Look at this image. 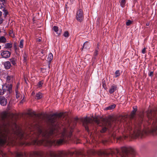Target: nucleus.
<instances>
[{
    "label": "nucleus",
    "mask_w": 157,
    "mask_h": 157,
    "mask_svg": "<svg viewBox=\"0 0 157 157\" xmlns=\"http://www.w3.org/2000/svg\"><path fill=\"white\" fill-rule=\"evenodd\" d=\"M3 21V19L1 18H0V24H1Z\"/></svg>",
    "instance_id": "nucleus-43"
},
{
    "label": "nucleus",
    "mask_w": 157,
    "mask_h": 157,
    "mask_svg": "<svg viewBox=\"0 0 157 157\" xmlns=\"http://www.w3.org/2000/svg\"><path fill=\"white\" fill-rule=\"evenodd\" d=\"M4 94V91H3L2 89H0V95H2Z\"/></svg>",
    "instance_id": "nucleus-40"
},
{
    "label": "nucleus",
    "mask_w": 157,
    "mask_h": 157,
    "mask_svg": "<svg viewBox=\"0 0 157 157\" xmlns=\"http://www.w3.org/2000/svg\"><path fill=\"white\" fill-rule=\"evenodd\" d=\"M42 94L41 92H38L36 94V98L37 99H40L42 97Z\"/></svg>",
    "instance_id": "nucleus-22"
},
{
    "label": "nucleus",
    "mask_w": 157,
    "mask_h": 157,
    "mask_svg": "<svg viewBox=\"0 0 157 157\" xmlns=\"http://www.w3.org/2000/svg\"><path fill=\"white\" fill-rule=\"evenodd\" d=\"M120 75V71L119 70H117L115 72V78H117L118 76H119Z\"/></svg>",
    "instance_id": "nucleus-29"
},
{
    "label": "nucleus",
    "mask_w": 157,
    "mask_h": 157,
    "mask_svg": "<svg viewBox=\"0 0 157 157\" xmlns=\"http://www.w3.org/2000/svg\"><path fill=\"white\" fill-rule=\"evenodd\" d=\"M107 130V128L105 127L102 128V129L101 130V132L102 133L105 132Z\"/></svg>",
    "instance_id": "nucleus-35"
},
{
    "label": "nucleus",
    "mask_w": 157,
    "mask_h": 157,
    "mask_svg": "<svg viewBox=\"0 0 157 157\" xmlns=\"http://www.w3.org/2000/svg\"><path fill=\"white\" fill-rule=\"evenodd\" d=\"M76 19L80 22H82L84 18L83 10L81 9L78 10L76 17Z\"/></svg>",
    "instance_id": "nucleus-7"
},
{
    "label": "nucleus",
    "mask_w": 157,
    "mask_h": 157,
    "mask_svg": "<svg viewBox=\"0 0 157 157\" xmlns=\"http://www.w3.org/2000/svg\"><path fill=\"white\" fill-rule=\"evenodd\" d=\"M16 98H18L20 97V94L19 93L18 91H17V90L15 91Z\"/></svg>",
    "instance_id": "nucleus-33"
},
{
    "label": "nucleus",
    "mask_w": 157,
    "mask_h": 157,
    "mask_svg": "<svg viewBox=\"0 0 157 157\" xmlns=\"http://www.w3.org/2000/svg\"><path fill=\"white\" fill-rule=\"evenodd\" d=\"M150 24L149 22H147L146 24V26H149Z\"/></svg>",
    "instance_id": "nucleus-46"
},
{
    "label": "nucleus",
    "mask_w": 157,
    "mask_h": 157,
    "mask_svg": "<svg viewBox=\"0 0 157 157\" xmlns=\"http://www.w3.org/2000/svg\"><path fill=\"white\" fill-rule=\"evenodd\" d=\"M13 77L12 75H8L6 77V82L7 83H11L13 82Z\"/></svg>",
    "instance_id": "nucleus-14"
},
{
    "label": "nucleus",
    "mask_w": 157,
    "mask_h": 157,
    "mask_svg": "<svg viewBox=\"0 0 157 157\" xmlns=\"http://www.w3.org/2000/svg\"><path fill=\"white\" fill-rule=\"evenodd\" d=\"M19 83H17V84L16 87V88H15V91H16V90H17V91H18V88L19 86Z\"/></svg>",
    "instance_id": "nucleus-37"
},
{
    "label": "nucleus",
    "mask_w": 157,
    "mask_h": 157,
    "mask_svg": "<svg viewBox=\"0 0 157 157\" xmlns=\"http://www.w3.org/2000/svg\"><path fill=\"white\" fill-rule=\"evenodd\" d=\"M4 68L6 69H9L11 67L10 62L9 61H6L4 63Z\"/></svg>",
    "instance_id": "nucleus-12"
},
{
    "label": "nucleus",
    "mask_w": 157,
    "mask_h": 157,
    "mask_svg": "<svg viewBox=\"0 0 157 157\" xmlns=\"http://www.w3.org/2000/svg\"><path fill=\"white\" fill-rule=\"evenodd\" d=\"M13 47L16 52H17L18 50L17 44L16 43H14L13 44Z\"/></svg>",
    "instance_id": "nucleus-30"
},
{
    "label": "nucleus",
    "mask_w": 157,
    "mask_h": 157,
    "mask_svg": "<svg viewBox=\"0 0 157 157\" xmlns=\"http://www.w3.org/2000/svg\"><path fill=\"white\" fill-rule=\"evenodd\" d=\"M120 3L121 6L122 7H124V6L125 5L126 3L125 0H120Z\"/></svg>",
    "instance_id": "nucleus-24"
},
{
    "label": "nucleus",
    "mask_w": 157,
    "mask_h": 157,
    "mask_svg": "<svg viewBox=\"0 0 157 157\" xmlns=\"http://www.w3.org/2000/svg\"><path fill=\"white\" fill-rule=\"evenodd\" d=\"M32 155L35 156H41V154L39 152L35 151L33 153Z\"/></svg>",
    "instance_id": "nucleus-26"
},
{
    "label": "nucleus",
    "mask_w": 157,
    "mask_h": 157,
    "mask_svg": "<svg viewBox=\"0 0 157 157\" xmlns=\"http://www.w3.org/2000/svg\"><path fill=\"white\" fill-rule=\"evenodd\" d=\"M6 116H7V115H6V114H5V117H6Z\"/></svg>",
    "instance_id": "nucleus-51"
},
{
    "label": "nucleus",
    "mask_w": 157,
    "mask_h": 157,
    "mask_svg": "<svg viewBox=\"0 0 157 157\" xmlns=\"http://www.w3.org/2000/svg\"><path fill=\"white\" fill-rule=\"evenodd\" d=\"M24 59L25 60H26V58H27V56L26 55V54L25 53H24Z\"/></svg>",
    "instance_id": "nucleus-42"
},
{
    "label": "nucleus",
    "mask_w": 157,
    "mask_h": 157,
    "mask_svg": "<svg viewBox=\"0 0 157 157\" xmlns=\"http://www.w3.org/2000/svg\"><path fill=\"white\" fill-rule=\"evenodd\" d=\"M153 72L151 71L148 74V75L150 77H152L153 76Z\"/></svg>",
    "instance_id": "nucleus-38"
},
{
    "label": "nucleus",
    "mask_w": 157,
    "mask_h": 157,
    "mask_svg": "<svg viewBox=\"0 0 157 157\" xmlns=\"http://www.w3.org/2000/svg\"><path fill=\"white\" fill-rule=\"evenodd\" d=\"M16 155L17 157H20L22 156L23 155L22 153H16Z\"/></svg>",
    "instance_id": "nucleus-34"
},
{
    "label": "nucleus",
    "mask_w": 157,
    "mask_h": 157,
    "mask_svg": "<svg viewBox=\"0 0 157 157\" xmlns=\"http://www.w3.org/2000/svg\"><path fill=\"white\" fill-rule=\"evenodd\" d=\"M137 0H134V2H137Z\"/></svg>",
    "instance_id": "nucleus-49"
},
{
    "label": "nucleus",
    "mask_w": 157,
    "mask_h": 157,
    "mask_svg": "<svg viewBox=\"0 0 157 157\" xmlns=\"http://www.w3.org/2000/svg\"><path fill=\"white\" fill-rule=\"evenodd\" d=\"M134 151V149L129 147H121L120 151L117 149L115 151V152L117 153V157H128V154L133 153Z\"/></svg>",
    "instance_id": "nucleus-3"
},
{
    "label": "nucleus",
    "mask_w": 157,
    "mask_h": 157,
    "mask_svg": "<svg viewBox=\"0 0 157 157\" xmlns=\"http://www.w3.org/2000/svg\"><path fill=\"white\" fill-rule=\"evenodd\" d=\"M37 41H39V42H40L41 41V39H37Z\"/></svg>",
    "instance_id": "nucleus-45"
},
{
    "label": "nucleus",
    "mask_w": 157,
    "mask_h": 157,
    "mask_svg": "<svg viewBox=\"0 0 157 157\" xmlns=\"http://www.w3.org/2000/svg\"><path fill=\"white\" fill-rule=\"evenodd\" d=\"M6 99L3 96H0V104L3 106H5L7 104Z\"/></svg>",
    "instance_id": "nucleus-9"
},
{
    "label": "nucleus",
    "mask_w": 157,
    "mask_h": 157,
    "mask_svg": "<svg viewBox=\"0 0 157 157\" xmlns=\"http://www.w3.org/2000/svg\"><path fill=\"white\" fill-rule=\"evenodd\" d=\"M6 1V0H0V9L5 7Z\"/></svg>",
    "instance_id": "nucleus-15"
},
{
    "label": "nucleus",
    "mask_w": 157,
    "mask_h": 157,
    "mask_svg": "<svg viewBox=\"0 0 157 157\" xmlns=\"http://www.w3.org/2000/svg\"><path fill=\"white\" fill-rule=\"evenodd\" d=\"M63 115V113H55L50 115L48 117V122L53 126V128L48 131L42 130L40 128L37 129V135L41 137L40 140H36L38 144L46 146L59 144L62 143L67 138H70L73 131V128L69 125L63 126L60 124L59 119Z\"/></svg>",
    "instance_id": "nucleus-1"
},
{
    "label": "nucleus",
    "mask_w": 157,
    "mask_h": 157,
    "mask_svg": "<svg viewBox=\"0 0 157 157\" xmlns=\"http://www.w3.org/2000/svg\"><path fill=\"white\" fill-rule=\"evenodd\" d=\"M6 42V39L4 36L0 37V43L5 44Z\"/></svg>",
    "instance_id": "nucleus-17"
},
{
    "label": "nucleus",
    "mask_w": 157,
    "mask_h": 157,
    "mask_svg": "<svg viewBox=\"0 0 157 157\" xmlns=\"http://www.w3.org/2000/svg\"><path fill=\"white\" fill-rule=\"evenodd\" d=\"M21 135H23V134H21Z\"/></svg>",
    "instance_id": "nucleus-54"
},
{
    "label": "nucleus",
    "mask_w": 157,
    "mask_h": 157,
    "mask_svg": "<svg viewBox=\"0 0 157 157\" xmlns=\"http://www.w3.org/2000/svg\"><path fill=\"white\" fill-rule=\"evenodd\" d=\"M2 12L0 11V17L2 16Z\"/></svg>",
    "instance_id": "nucleus-47"
},
{
    "label": "nucleus",
    "mask_w": 157,
    "mask_h": 157,
    "mask_svg": "<svg viewBox=\"0 0 157 157\" xmlns=\"http://www.w3.org/2000/svg\"><path fill=\"white\" fill-rule=\"evenodd\" d=\"M43 82L42 81L39 82L37 85L38 87H41L42 84H43Z\"/></svg>",
    "instance_id": "nucleus-32"
},
{
    "label": "nucleus",
    "mask_w": 157,
    "mask_h": 157,
    "mask_svg": "<svg viewBox=\"0 0 157 157\" xmlns=\"http://www.w3.org/2000/svg\"><path fill=\"white\" fill-rule=\"evenodd\" d=\"M2 9H3L2 10L4 12L3 15H4V17H5L8 14V12L7 10L5 9L4 7L3 8H2Z\"/></svg>",
    "instance_id": "nucleus-27"
},
{
    "label": "nucleus",
    "mask_w": 157,
    "mask_h": 157,
    "mask_svg": "<svg viewBox=\"0 0 157 157\" xmlns=\"http://www.w3.org/2000/svg\"><path fill=\"white\" fill-rule=\"evenodd\" d=\"M124 132H130V131L132 130V128L131 127L130 124H127L124 126Z\"/></svg>",
    "instance_id": "nucleus-10"
},
{
    "label": "nucleus",
    "mask_w": 157,
    "mask_h": 157,
    "mask_svg": "<svg viewBox=\"0 0 157 157\" xmlns=\"http://www.w3.org/2000/svg\"><path fill=\"white\" fill-rule=\"evenodd\" d=\"M34 94H35V93H34V92H33H33H32V95Z\"/></svg>",
    "instance_id": "nucleus-48"
},
{
    "label": "nucleus",
    "mask_w": 157,
    "mask_h": 157,
    "mask_svg": "<svg viewBox=\"0 0 157 157\" xmlns=\"http://www.w3.org/2000/svg\"><path fill=\"white\" fill-rule=\"evenodd\" d=\"M41 53L42 54H43V53H44L43 51H42L41 52Z\"/></svg>",
    "instance_id": "nucleus-50"
},
{
    "label": "nucleus",
    "mask_w": 157,
    "mask_h": 157,
    "mask_svg": "<svg viewBox=\"0 0 157 157\" xmlns=\"http://www.w3.org/2000/svg\"><path fill=\"white\" fill-rule=\"evenodd\" d=\"M133 132L135 133H136L137 134H139L140 132V128H136L133 130Z\"/></svg>",
    "instance_id": "nucleus-25"
},
{
    "label": "nucleus",
    "mask_w": 157,
    "mask_h": 157,
    "mask_svg": "<svg viewBox=\"0 0 157 157\" xmlns=\"http://www.w3.org/2000/svg\"><path fill=\"white\" fill-rule=\"evenodd\" d=\"M146 48H144L142 51V52L143 54H145L146 53Z\"/></svg>",
    "instance_id": "nucleus-39"
},
{
    "label": "nucleus",
    "mask_w": 157,
    "mask_h": 157,
    "mask_svg": "<svg viewBox=\"0 0 157 157\" xmlns=\"http://www.w3.org/2000/svg\"><path fill=\"white\" fill-rule=\"evenodd\" d=\"M24 41L23 39L21 40L20 41L19 44V47L20 48H22L23 47Z\"/></svg>",
    "instance_id": "nucleus-28"
},
{
    "label": "nucleus",
    "mask_w": 157,
    "mask_h": 157,
    "mask_svg": "<svg viewBox=\"0 0 157 157\" xmlns=\"http://www.w3.org/2000/svg\"><path fill=\"white\" fill-rule=\"evenodd\" d=\"M12 86L11 84H5L2 85V89L4 91V94L7 92V93H10L12 92Z\"/></svg>",
    "instance_id": "nucleus-6"
},
{
    "label": "nucleus",
    "mask_w": 157,
    "mask_h": 157,
    "mask_svg": "<svg viewBox=\"0 0 157 157\" xmlns=\"http://www.w3.org/2000/svg\"><path fill=\"white\" fill-rule=\"evenodd\" d=\"M99 46L100 45L98 43V44L97 45L96 48H95V51L94 53V56H96L98 55Z\"/></svg>",
    "instance_id": "nucleus-16"
},
{
    "label": "nucleus",
    "mask_w": 157,
    "mask_h": 157,
    "mask_svg": "<svg viewBox=\"0 0 157 157\" xmlns=\"http://www.w3.org/2000/svg\"><path fill=\"white\" fill-rule=\"evenodd\" d=\"M117 86L114 84L111 86L109 90V92L111 94L113 93L116 90Z\"/></svg>",
    "instance_id": "nucleus-13"
},
{
    "label": "nucleus",
    "mask_w": 157,
    "mask_h": 157,
    "mask_svg": "<svg viewBox=\"0 0 157 157\" xmlns=\"http://www.w3.org/2000/svg\"><path fill=\"white\" fill-rule=\"evenodd\" d=\"M95 122L98 124H99V121L98 120H96V121H95Z\"/></svg>",
    "instance_id": "nucleus-44"
},
{
    "label": "nucleus",
    "mask_w": 157,
    "mask_h": 157,
    "mask_svg": "<svg viewBox=\"0 0 157 157\" xmlns=\"http://www.w3.org/2000/svg\"><path fill=\"white\" fill-rule=\"evenodd\" d=\"M137 110V108L136 107H133V110L131 113V116L132 118L134 117V115L136 113V112Z\"/></svg>",
    "instance_id": "nucleus-23"
},
{
    "label": "nucleus",
    "mask_w": 157,
    "mask_h": 157,
    "mask_svg": "<svg viewBox=\"0 0 157 157\" xmlns=\"http://www.w3.org/2000/svg\"><path fill=\"white\" fill-rule=\"evenodd\" d=\"M53 58V56L52 53H50L48 54L47 59L49 62H50L52 60Z\"/></svg>",
    "instance_id": "nucleus-21"
},
{
    "label": "nucleus",
    "mask_w": 157,
    "mask_h": 157,
    "mask_svg": "<svg viewBox=\"0 0 157 157\" xmlns=\"http://www.w3.org/2000/svg\"><path fill=\"white\" fill-rule=\"evenodd\" d=\"M132 23V21L130 20H128L126 23V25L127 26L129 25Z\"/></svg>",
    "instance_id": "nucleus-36"
},
{
    "label": "nucleus",
    "mask_w": 157,
    "mask_h": 157,
    "mask_svg": "<svg viewBox=\"0 0 157 157\" xmlns=\"http://www.w3.org/2000/svg\"><path fill=\"white\" fill-rule=\"evenodd\" d=\"M63 35L65 37H68L69 36L68 32L67 31L65 32Z\"/></svg>",
    "instance_id": "nucleus-31"
},
{
    "label": "nucleus",
    "mask_w": 157,
    "mask_h": 157,
    "mask_svg": "<svg viewBox=\"0 0 157 157\" xmlns=\"http://www.w3.org/2000/svg\"><path fill=\"white\" fill-rule=\"evenodd\" d=\"M8 135L7 132L2 131L0 128V145H2L6 142Z\"/></svg>",
    "instance_id": "nucleus-4"
},
{
    "label": "nucleus",
    "mask_w": 157,
    "mask_h": 157,
    "mask_svg": "<svg viewBox=\"0 0 157 157\" xmlns=\"http://www.w3.org/2000/svg\"><path fill=\"white\" fill-rule=\"evenodd\" d=\"M148 123H152L151 129L149 132L153 134H157V110L150 111L147 113Z\"/></svg>",
    "instance_id": "nucleus-2"
},
{
    "label": "nucleus",
    "mask_w": 157,
    "mask_h": 157,
    "mask_svg": "<svg viewBox=\"0 0 157 157\" xmlns=\"http://www.w3.org/2000/svg\"><path fill=\"white\" fill-rule=\"evenodd\" d=\"M10 61L13 65L15 66L16 65V59L15 58H11L10 59Z\"/></svg>",
    "instance_id": "nucleus-19"
},
{
    "label": "nucleus",
    "mask_w": 157,
    "mask_h": 157,
    "mask_svg": "<svg viewBox=\"0 0 157 157\" xmlns=\"http://www.w3.org/2000/svg\"><path fill=\"white\" fill-rule=\"evenodd\" d=\"M1 31L0 30V33H1Z\"/></svg>",
    "instance_id": "nucleus-52"
},
{
    "label": "nucleus",
    "mask_w": 157,
    "mask_h": 157,
    "mask_svg": "<svg viewBox=\"0 0 157 157\" xmlns=\"http://www.w3.org/2000/svg\"><path fill=\"white\" fill-rule=\"evenodd\" d=\"M12 47V44L11 43H6L5 44V48L6 49L11 48Z\"/></svg>",
    "instance_id": "nucleus-18"
},
{
    "label": "nucleus",
    "mask_w": 157,
    "mask_h": 157,
    "mask_svg": "<svg viewBox=\"0 0 157 157\" xmlns=\"http://www.w3.org/2000/svg\"><path fill=\"white\" fill-rule=\"evenodd\" d=\"M53 30L58 35L61 34L62 30L61 29H59L57 26H54L52 28Z\"/></svg>",
    "instance_id": "nucleus-11"
},
{
    "label": "nucleus",
    "mask_w": 157,
    "mask_h": 157,
    "mask_svg": "<svg viewBox=\"0 0 157 157\" xmlns=\"http://www.w3.org/2000/svg\"><path fill=\"white\" fill-rule=\"evenodd\" d=\"M49 65H50V63L49 64ZM48 67H49V65Z\"/></svg>",
    "instance_id": "nucleus-53"
},
{
    "label": "nucleus",
    "mask_w": 157,
    "mask_h": 157,
    "mask_svg": "<svg viewBox=\"0 0 157 157\" xmlns=\"http://www.w3.org/2000/svg\"><path fill=\"white\" fill-rule=\"evenodd\" d=\"M83 122V124L85 127L86 130L89 132V124H92L94 122V121L92 118L90 117H86L84 118Z\"/></svg>",
    "instance_id": "nucleus-5"
},
{
    "label": "nucleus",
    "mask_w": 157,
    "mask_h": 157,
    "mask_svg": "<svg viewBox=\"0 0 157 157\" xmlns=\"http://www.w3.org/2000/svg\"><path fill=\"white\" fill-rule=\"evenodd\" d=\"M11 55L10 52L8 51H2L1 55L2 58H7L10 57Z\"/></svg>",
    "instance_id": "nucleus-8"
},
{
    "label": "nucleus",
    "mask_w": 157,
    "mask_h": 157,
    "mask_svg": "<svg viewBox=\"0 0 157 157\" xmlns=\"http://www.w3.org/2000/svg\"><path fill=\"white\" fill-rule=\"evenodd\" d=\"M116 107V105L115 104H113L112 105H109V106L106 107L105 108V109L106 110H112L113 109Z\"/></svg>",
    "instance_id": "nucleus-20"
},
{
    "label": "nucleus",
    "mask_w": 157,
    "mask_h": 157,
    "mask_svg": "<svg viewBox=\"0 0 157 157\" xmlns=\"http://www.w3.org/2000/svg\"><path fill=\"white\" fill-rule=\"evenodd\" d=\"M88 43L87 42H85L84 44H83V46H82V49H83L84 48V47L85 45Z\"/></svg>",
    "instance_id": "nucleus-41"
}]
</instances>
